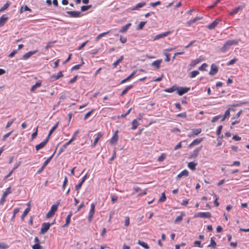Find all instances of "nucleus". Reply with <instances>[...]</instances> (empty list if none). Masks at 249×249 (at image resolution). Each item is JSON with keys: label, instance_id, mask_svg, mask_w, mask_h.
Returning <instances> with one entry per match:
<instances>
[{"label": "nucleus", "instance_id": "f257e3e1", "mask_svg": "<svg viewBox=\"0 0 249 249\" xmlns=\"http://www.w3.org/2000/svg\"><path fill=\"white\" fill-rule=\"evenodd\" d=\"M238 43V41L237 40H229L224 44L223 46L220 50L222 52L225 53L229 50L231 46L237 45Z\"/></svg>", "mask_w": 249, "mask_h": 249}, {"label": "nucleus", "instance_id": "f03ea898", "mask_svg": "<svg viewBox=\"0 0 249 249\" xmlns=\"http://www.w3.org/2000/svg\"><path fill=\"white\" fill-rule=\"evenodd\" d=\"M58 205L53 204L52 206L51 209L46 214L47 218H49L52 217L54 215L55 213L57 210Z\"/></svg>", "mask_w": 249, "mask_h": 249}, {"label": "nucleus", "instance_id": "7ed1b4c3", "mask_svg": "<svg viewBox=\"0 0 249 249\" xmlns=\"http://www.w3.org/2000/svg\"><path fill=\"white\" fill-rule=\"evenodd\" d=\"M212 216V214L210 212H199L196 213L194 215L195 217H200L203 218H209Z\"/></svg>", "mask_w": 249, "mask_h": 249}, {"label": "nucleus", "instance_id": "20e7f679", "mask_svg": "<svg viewBox=\"0 0 249 249\" xmlns=\"http://www.w3.org/2000/svg\"><path fill=\"white\" fill-rule=\"evenodd\" d=\"M95 204L94 203H92L90 205V209L89 211V215H88V220L89 222L91 221L93 215L95 213Z\"/></svg>", "mask_w": 249, "mask_h": 249}, {"label": "nucleus", "instance_id": "39448f33", "mask_svg": "<svg viewBox=\"0 0 249 249\" xmlns=\"http://www.w3.org/2000/svg\"><path fill=\"white\" fill-rule=\"evenodd\" d=\"M51 224L49 223H43L42 224L41 228L40 229V233H45L51 227Z\"/></svg>", "mask_w": 249, "mask_h": 249}, {"label": "nucleus", "instance_id": "423d86ee", "mask_svg": "<svg viewBox=\"0 0 249 249\" xmlns=\"http://www.w3.org/2000/svg\"><path fill=\"white\" fill-rule=\"evenodd\" d=\"M190 90V88L187 87H177V93L178 94L181 96L183 94L188 92Z\"/></svg>", "mask_w": 249, "mask_h": 249}, {"label": "nucleus", "instance_id": "0eeeda50", "mask_svg": "<svg viewBox=\"0 0 249 249\" xmlns=\"http://www.w3.org/2000/svg\"><path fill=\"white\" fill-rule=\"evenodd\" d=\"M67 13L71 18H78L81 16V13L79 11H67Z\"/></svg>", "mask_w": 249, "mask_h": 249}, {"label": "nucleus", "instance_id": "6e6552de", "mask_svg": "<svg viewBox=\"0 0 249 249\" xmlns=\"http://www.w3.org/2000/svg\"><path fill=\"white\" fill-rule=\"evenodd\" d=\"M49 141V137H47V138L44 140V141L36 145V151H38L39 149L43 148L47 144Z\"/></svg>", "mask_w": 249, "mask_h": 249}, {"label": "nucleus", "instance_id": "1a4fd4ad", "mask_svg": "<svg viewBox=\"0 0 249 249\" xmlns=\"http://www.w3.org/2000/svg\"><path fill=\"white\" fill-rule=\"evenodd\" d=\"M172 32L167 31L164 33H162L158 35H157L154 38L153 40H156L159 39L160 38H163L167 36L168 35H170Z\"/></svg>", "mask_w": 249, "mask_h": 249}, {"label": "nucleus", "instance_id": "9d476101", "mask_svg": "<svg viewBox=\"0 0 249 249\" xmlns=\"http://www.w3.org/2000/svg\"><path fill=\"white\" fill-rule=\"evenodd\" d=\"M218 67L215 64H212L211 66V70L209 72V74L214 75L218 72Z\"/></svg>", "mask_w": 249, "mask_h": 249}, {"label": "nucleus", "instance_id": "9b49d317", "mask_svg": "<svg viewBox=\"0 0 249 249\" xmlns=\"http://www.w3.org/2000/svg\"><path fill=\"white\" fill-rule=\"evenodd\" d=\"M118 131L116 130L112 136V138L109 140V142L110 144H114L117 142L118 140Z\"/></svg>", "mask_w": 249, "mask_h": 249}, {"label": "nucleus", "instance_id": "f8f14e48", "mask_svg": "<svg viewBox=\"0 0 249 249\" xmlns=\"http://www.w3.org/2000/svg\"><path fill=\"white\" fill-rule=\"evenodd\" d=\"M174 49H175V48H170L166 49H165L164 50V55L166 56V58L165 59V61L166 62H169L170 60V54L167 53V52L172 51Z\"/></svg>", "mask_w": 249, "mask_h": 249}, {"label": "nucleus", "instance_id": "ddd939ff", "mask_svg": "<svg viewBox=\"0 0 249 249\" xmlns=\"http://www.w3.org/2000/svg\"><path fill=\"white\" fill-rule=\"evenodd\" d=\"M202 146L198 147L194 150L193 153L190 155V158L195 159L197 157L200 150H201Z\"/></svg>", "mask_w": 249, "mask_h": 249}, {"label": "nucleus", "instance_id": "4468645a", "mask_svg": "<svg viewBox=\"0 0 249 249\" xmlns=\"http://www.w3.org/2000/svg\"><path fill=\"white\" fill-rule=\"evenodd\" d=\"M203 140H204L203 138H198V139H196L194 140L188 145V147L189 148H191V147H192L193 146H194L195 145L199 144L202 141H203Z\"/></svg>", "mask_w": 249, "mask_h": 249}, {"label": "nucleus", "instance_id": "2eb2a0df", "mask_svg": "<svg viewBox=\"0 0 249 249\" xmlns=\"http://www.w3.org/2000/svg\"><path fill=\"white\" fill-rule=\"evenodd\" d=\"M37 50H35L33 51L28 52L26 53H25L22 56V59L24 60H26V59H28L29 57H30L32 55H33V54H35L36 53H37Z\"/></svg>", "mask_w": 249, "mask_h": 249}, {"label": "nucleus", "instance_id": "dca6fc26", "mask_svg": "<svg viewBox=\"0 0 249 249\" xmlns=\"http://www.w3.org/2000/svg\"><path fill=\"white\" fill-rule=\"evenodd\" d=\"M220 21V20L219 19L216 18L211 24L208 25V28L210 30L213 29L218 25Z\"/></svg>", "mask_w": 249, "mask_h": 249}, {"label": "nucleus", "instance_id": "f3484780", "mask_svg": "<svg viewBox=\"0 0 249 249\" xmlns=\"http://www.w3.org/2000/svg\"><path fill=\"white\" fill-rule=\"evenodd\" d=\"M202 131L201 128L193 129L192 133L189 135V137H194L199 135Z\"/></svg>", "mask_w": 249, "mask_h": 249}, {"label": "nucleus", "instance_id": "a211bd4d", "mask_svg": "<svg viewBox=\"0 0 249 249\" xmlns=\"http://www.w3.org/2000/svg\"><path fill=\"white\" fill-rule=\"evenodd\" d=\"M63 76H64V75L62 73V71H60L57 73V75H55V74L52 75L51 76V79L52 81H55V80L59 79V78L63 77Z\"/></svg>", "mask_w": 249, "mask_h": 249}, {"label": "nucleus", "instance_id": "6ab92c4d", "mask_svg": "<svg viewBox=\"0 0 249 249\" xmlns=\"http://www.w3.org/2000/svg\"><path fill=\"white\" fill-rule=\"evenodd\" d=\"M189 176V172L186 169L183 170L178 175H177L176 178L178 179L182 177H187Z\"/></svg>", "mask_w": 249, "mask_h": 249}, {"label": "nucleus", "instance_id": "aec40b11", "mask_svg": "<svg viewBox=\"0 0 249 249\" xmlns=\"http://www.w3.org/2000/svg\"><path fill=\"white\" fill-rule=\"evenodd\" d=\"M8 17L6 15H3L0 18V27L3 26L8 20Z\"/></svg>", "mask_w": 249, "mask_h": 249}, {"label": "nucleus", "instance_id": "412c9836", "mask_svg": "<svg viewBox=\"0 0 249 249\" xmlns=\"http://www.w3.org/2000/svg\"><path fill=\"white\" fill-rule=\"evenodd\" d=\"M161 62V59H158L153 62L151 64V66L154 67L157 69H159L160 68V64Z\"/></svg>", "mask_w": 249, "mask_h": 249}, {"label": "nucleus", "instance_id": "4be33fe9", "mask_svg": "<svg viewBox=\"0 0 249 249\" xmlns=\"http://www.w3.org/2000/svg\"><path fill=\"white\" fill-rule=\"evenodd\" d=\"M103 136V134L101 133V132H98L97 134V137H96V138L95 139L92 144V146L93 147H94L97 144L98 141L99 140V139Z\"/></svg>", "mask_w": 249, "mask_h": 249}, {"label": "nucleus", "instance_id": "5701e85b", "mask_svg": "<svg viewBox=\"0 0 249 249\" xmlns=\"http://www.w3.org/2000/svg\"><path fill=\"white\" fill-rule=\"evenodd\" d=\"M136 73V71H134L131 73V74L130 75H129L127 78L122 80L120 83L121 84H124V83L126 82L127 81H129L130 79H131L135 75Z\"/></svg>", "mask_w": 249, "mask_h": 249}, {"label": "nucleus", "instance_id": "b1692460", "mask_svg": "<svg viewBox=\"0 0 249 249\" xmlns=\"http://www.w3.org/2000/svg\"><path fill=\"white\" fill-rule=\"evenodd\" d=\"M146 5V2L144 1H142L138 4H136V5L133 8H132V10H139L143 6H145Z\"/></svg>", "mask_w": 249, "mask_h": 249}, {"label": "nucleus", "instance_id": "393cba45", "mask_svg": "<svg viewBox=\"0 0 249 249\" xmlns=\"http://www.w3.org/2000/svg\"><path fill=\"white\" fill-rule=\"evenodd\" d=\"M72 215V213L71 212H70L66 217V223L63 226V227H67L70 224V221H71V217Z\"/></svg>", "mask_w": 249, "mask_h": 249}, {"label": "nucleus", "instance_id": "a878e982", "mask_svg": "<svg viewBox=\"0 0 249 249\" xmlns=\"http://www.w3.org/2000/svg\"><path fill=\"white\" fill-rule=\"evenodd\" d=\"M202 60L200 58H197L196 60H192L190 64H189V66L190 67V69H192L196 65L198 64Z\"/></svg>", "mask_w": 249, "mask_h": 249}, {"label": "nucleus", "instance_id": "bb28decb", "mask_svg": "<svg viewBox=\"0 0 249 249\" xmlns=\"http://www.w3.org/2000/svg\"><path fill=\"white\" fill-rule=\"evenodd\" d=\"M42 84L41 81H38L35 85H33L31 88L30 91L33 92L36 88H39Z\"/></svg>", "mask_w": 249, "mask_h": 249}, {"label": "nucleus", "instance_id": "cd10ccee", "mask_svg": "<svg viewBox=\"0 0 249 249\" xmlns=\"http://www.w3.org/2000/svg\"><path fill=\"white\" fill-rule=\"evenodd\" d=\"M133 86L132 85L127 86L121 93L120 96H123L125 95L130 89L133 88Z\"/></svg>", "mask_w": 249, "mask_h": 249}, {"label": "nucleus", "instance_id": "c85d7f7f", "mask_svg": "<svg viewBox=\"0 0 249 249\" xmlns=\"http://www.w3.org/2000/svg\"><path fill=\"white\" fill-rule=\"evenodd\" d=\"M244 8V6L242 5H239L237 7L235 8V9H233V10L230 13V15H234L237 14L240 10H241Z\"/></svg>", "mask_w": 249, "mask_h": 249}, {"label": "nucleus", "instance_id": "c756f323", "mask_svg": "<svg viewBox=\"0 0 249 249\" xmlns=\"http://www.w3.org/2000/svg\"><path fill=\"white\" fill-rule=\"evenodd\" d=\"M131 25V23H128L126 24V25L123 26L121 28V29L120 30V32L122 33L126 32Z\"/></svg>", "mask_w": 249, "mask_h": 249}, {"label": "nucleus", "instance_id": "7c9ffc66", "mask_svg": "<svg viewBox=\"0 0 249 249\" xmlns=\"http://www.w3.org/2000/svg\"><path fill=\"white\" fill-rule=\"evenodd\" d=\"M197 163L194 161L190 162L188 164V167L192 170L194 171L196 169V167Z\"/></svg>", "mask_w": 249, "mask_h": 249}, {"label": "nucleus", "instance_id": "2f4dec72", "mask_svg": "<svg viewBox=\"0 0 249 249\" xmlns=\"http://www.w3.org/2000/svg\"><path fill=\"white\" fill-rule=\"evenodd\" d=\"M31 208L30 205H29L28 207L27 208L25 211L23 212L21 219L22 221H23L25 217L27 215L29 212L30 211Z\"/></svg>", "mask_w": 249, "mask_h": 249}, {"label": "nucleus", "instance_id": "473e14b6", "mask_svg": "<svg viewBox=\"0 0 249 249\" xmlns=\"http://www.w3.org/2000/svg\"><path fill=\"white\" fill-rule=\"evenodd\" d=\"M230 110H233V111H234V109H233V108H231V109H227L225 113H224V117L222 119V120H221L222 122V121H224L225 120V118L227 117H229L230 116Z\"/></svg>", "mask_w": 249, "mask_h": 249}, {"label": "nucleus", "instance_id": "72a5a7b5", "mask_svg": "<svg viewBox=\"0 0 249 249\" xmlns=\"http://www.w3.org/2000/svg\"><path fill=\"white\" fill-rule=\"evenodd\" d=\"M201 18H199V17H196L195 18H194L192 19H191L189 21H187V24L190 26H191L193 23H195L198 20H199Z\"/></svg>", "mask_w": 249, "mask_h": 249}, {"label": "nucleus", "instance_id": "f704fd0d", "mask_svg": "<svg viewBox=\"0 0 249 249\" xmlns=\"http://www.w3.org/2000/svg\"><path fill=\"white\" fill-rule=\"evenodd\" d=\"M164 90L166 92L171 93L176 90H177V87L176 86H174L172 87L171 88L165 89Z\"/></svg>", "mask_w": 249, "mask_h": 249}, {"label": "nucleus", "instance_id": "c9c22d12", "mask_svg": "<svg viewBox=\"0 0 249 249\" xmlns=\"http://www.w3.org/2000/svg\"><path fill=\"white\" fill-rule=\"evenodd\" d=\"M110 32V30L106 32H104V33L100 34L95 38V41H98L102 37H103V36H105V35L108 34Z\"/></svg>", "mask_w": 249, "mask_h": 249}, {"label": "nucleus", "instance_id": "e433bc0d", "mask_svg": "<svg viewBox=\"0 0 249 249\" xmlns=\"http://www.w3.org/2000/svg\"><path fill=\"white\" fill-rule=\"evenodd\" d=\"M139 123L138 122L137 119H134L132 122V127H131V129L132 130H135L136 129L138 126L139 125Z\"/></svg>", "mask_w": 249, "mask_h": 249}, {"label": "nucleus", "instance_id": "4c0bfd02", "mask_svg": "<svg viewBox=\"0 0 249 249\" xmlns=\"http://www.w3.org/2000/svg\"><path fill=\"white\" fill-rule=\"evenodd\" d=\"M123 59L124 56L122 55L117 61L114 62L112 64L113 68H116L123 61Z\"/></svg>", "mask_w": 249, "mask_h": 249}, {"label": "nucleus", "instance_id": "58836bf2", "mask_svg": "<svg viewBox=\"0 0 249 249\" xmlns=\"http://www.w3.org/2000/svg\"><path fill=\"white\" fill-rule=\"evenodd\" d=\"M199 73V72L198 71H193L190 72L189 73V77L191 78H194L197 75H198Z\"/></svg>", "mask_w": 249, "mask_h": 249}, {"label": "nucleus", "instance_id": "ea45409f", "mask_svg": "<svg viewBox=\"0 0 249 249\" xmlns=\"http://www.w3.org/2000/svg\"><path fill=\"white\" fill-rule=\"evenodd\" d=\"M138 243V244L142 246L145 249H148L149 248V247L148 246L147 244L143 241L139 240Z\"/></svg>", "mask_w": 249, "mask_h": 249}, {"label": "nucleus", "instance_id": "a19ab883", "mask_svg": "<svg viewBox=\"0 0 249 249\" xmlns=\"http://www.w3.org/2000/svg\"><path fill=\"white\" fill-rule=\"evenodd\" d=\"M166 154L165 153H163L158 157V161L159 162H161L163 160H164V159L166 158Z\"/></svg>", "mask_w": 249, "mask_h": 249}, {"label": "nucleus", "instance_id": "79ce46f5", "mask_svg": "<svg viewBox=\"0 0 249 249\" xmlns=\"http://www.w3.org/2000/svg\"><path fill=\"white\" fill-rule=\"evenodd\" d=\"M58 125V122L55 125H54L50 130L48 137H49V139L50 138V136L53 132V131L56 129Z\"/></svg>", "mask_w": 249, "mask_h": 249}, {"label": "nucleus", "instance_id": "37998d69", "mask_svg": "<svg viewBox=\"0 0 249 249\" xmlns=\"http://www.w3.org/2000/svg\"><path fill=\"white\" fill-rule=\"evenodd\" d=\"M216 246V243L215 241H214L213 237H212L211 238V243L210 245H208L209 247H212L213 248H215Z\"/></svg>", "mask_w": 249, "mask_h": 249}, {"label": "nucleus", "instance_id": "c03bdc74", "mask_svg": "<svg viewBox=\"0 0 249 249\" xmlns=\"http://www.w3.org/2000/svg\"><path fill=\"white\" fill-rule=\"evenodd\" d=\"M11 187H8L6 189V191L3 193L2 196L4 197H7V195L11 193Z\"/></svg>", "mask_w": 249, "mask_h": 249}, {"label": "nucleus", "instance_id": "a18cd8bd", "mask_svg": "<svg viewBox=\"0 0 249 249\" xmlns=\"http://www.w3.org/2000/svg\"><path fill=\"white\" fill-rule=\"evenodd\" d=\"M84 63L83 61L82 60V63L81 64L73 66L72 67L71 70H78L79 69H80L81 66H82L84 64Z\"/></svg>", "mask_w": 249, "mask_h": 249}, {"label": "nucleus", "instance_id": "49530a36", "mask_svg": "<svg viewBox=\"0 0 249 249\" xmlns=\"http://www.w3.org/2000/svg\"><path fill=\"white\" fill-rule=\"evenodd\" d=\"M208 67V64L206 63H203L199 68L200 71H206V68Z\"/></svg>", "mask_w": 249, "mask_h": 249}, {"label": "nucleus", "instance_id": "de8ad7c7", "mask_svg": "<svg viewBox=\"0 0 249 249\" xmlns=\"http://www.w3.org/2000/svg\"><path fill=\"white\" fill-rule=\"evenodd\" d=\"M10 5V3L8 2H7L0 9V12L3 11L4 10L7 9Z\"/></svg>", "mask_w": 249, "mask_h": 249}, {"label": "nucleus", "instance_id": "09e8293b", "mask_svg": "<svg viewBox=\"0 0 249 249\" xmlns=\"http://www.w3.org/2000/svg\"><path fill=\"white\" fill-rule=\"evenodd\" d=\"M91 7V5H88L86 6H82L81 7V10L82 11H86L90 9Z\"/></svg>", "mask_w": 249, "mask_h": 249}, {"label": "nucleus", "instance_id": "8fccbe9b", "mask_svg": "<svg viewBox=\"0 0 249 249\" xmlns=\"http://www.w3.org/2000/svg\"><path fill=\"white\" fill-rule=\"evenodd\" d=\"M94 110L93 109H92L91 110L89 111L88 112H87L85 115V116H84V119L85 120H87L90 115L92 113V112H93Z\"/></svg>", "mask_w": 249, "mask_h": 249}, {"label": "nucleus", "instance_id": "3c124183", "mask_svg": "<svg viewBox=\"0 0 249 249\" xmlns=\"http://www.w3.org/2000/svg\"><path fill=\"white\" fill-rule=\"evenodd\" d=\"M145 23H146V22L141 21L140 23V24H139V25L138 26L137 29L138 30H142L143 28L144 25L145 24Z\"/></svg>", "mask_w": 249, "mask_h": 249}, {"label": "nucleus", "instance_id": "603ef678", "mask_svg": "<svg viewBox=\"0 0 249 249\" xmlns=\"http://www.w3.org/2000/svg\"><path fill=\"white\" fill-rule=\"evenodd\" d=\"M238 60V59L236 58H234L233 59H231V60H230L228 63H227V65L228 66H230V65H233V64H234L236 61H237Z\"/></svg>", "mask_w": 249, "mask_h": 249}, {"label": "nucleus", "instance_id": "864d4df0", "mask_svg": "<svg viewBox=\"0 0 249 249\" xmlns=\"http://www.w3.org/2000/svg\"><path fill=\"white\" fill-rule=\"evenodd\" d=\"M19 212V208H16L14 209V211H13V215L12 217V219H14V218L16 216V214L18 213Z\"/></svg>", "mask_w": 249, "mask_h": 249}, {"label": "nucleus", "instance_id": "5fc2aeb1", "mask_svg": "<svg viewBox=\"0 0 249 249\" xmlns=\"http://www.w3.org/2000/svg\"><path fill=\"white\" fill-rule=\"evenodd\" d=\"M15 120L16 119H13L11 120L8 121L6 125V128H8V127H9L12 124L14 123Z\"/></svg>", "mask_w": 249, "mask_h": 249}, {"label": "nucleus", "instance_id": "6e6d98bb", "mask_svg": "<svg viewBox=\"0 0 249 249\" xmlns=\"http://www.w3.org/2000/svg\"><path fill=\"white\" fill-rule=\"evenodd\" d=\"M177 116L178 117H182V118H186L187 117V114L185 112H184L180 113L177 114Z\"/></svg>", "mask_w": 249, "mask_h": 249}, {"label": "nucleus", "instance_id": "4d7b16f0", "mask_svg": "<svg viewBox=\"0 0 249 249\" xmlns=\"http://www.w3.org/2000/svg\"><path fill=\"white\" fill-rule=\"evenodd\" d=\"M83 184V183H82L81 182H80V183L79 184H78L77 185H76L75 186V190L77 191V194L79 193V190L81 188Z\"/></svg>", "mask_w": 249, "mask_h": 249}, {"label": "nucleus", "instance_id": "13d9d810", "mask_svg": "<svg viewBox=\"0 0 249 249\" xmlns=\"http://www.w3.org/2000/svg\"><path fill=\"white\" fill-rule=\"evenodd\" d=\"M52 157H53V155L45 161V162H44V164L42 166V169H44L46 167V166L48 164L49 162L52 159Z\"/></svg>", "mask_w": 249, "mask_h": 249}, {"label": "nucleus", "instance_id": "bf43d9fd", "mask_svg": "<svg viewBox=\"0 0 249 249\" xmlns=\"http://www.w3.org/2000/svg\"><path fill=\"white\" fill-rule=\"evenodd\" d=\"M166 196L165 195L164 193H162L161 196L159 199V201L160 202H164L166 200Z\"/></svg>", "mask_w": 249, "mask_h": 249}, {"label": "nucleus", "instance_id": "052dcab7", "mask_svg": "<svg viewBox=\"0 0 249 249\" xmlns=\"http://www.w3.org/2000/svg\"><path fill=\"white\" fill-rule=\"evenodd\" d=\"M194 244L195 246H197L199 248H202V246L201 245V241H195L194 243Z\"/></svg>", "mask_w": 249, "mask_h": 249}, {"label": "nucleus", "instance_id": "680f3d73", "mask_svg": "<svg viewBox=\"0 0 249 249\" xmlns=\"http://www.w3.org/2000/svg\"><path fill=\"white\" fill-rule=\"evenodd\" d=\"M222 128H223V126L222 125H219L218 127V128H217V130L216 131V134L218 136H219L220 134H221Z\"/></svg>", "mask_w": 249, "mask_h": 249}, {"label": "nucleus", "instance_id": "e2e57ef3", "mask_svg": "<svg viewBox=\"0 0 249 249\" xmlns=\"http://www.w3.org/2000/svg\"><path fill=\"white\" fill-rule=\"evenodd\" d=\"M18 52L17 50H13L9 55L8 57L10 58L13 57Z\"/></svg>", "mask_w": 249, "mask_h": 249}, {"label": "nucleus", "instance_id": "0e129e2a", "mask_svg": "<svg viewBox=\"0 0 249 249\" xmlns=\"http://www.w3.org/2000/svg\"><path fill=\"white\" fill-rule=\"evenodd\" d=\"M111 199L112 202L113 203H114L115 202L117 201L118 197H117V196H116L115 195H112L111 196Z\"/></svg>", "mask_w": 249, "mask_h": 249}, {"label": "nucleus", "instance_id": "69168bd1", "mask_svg": "<svg viewBox=\"0 0 249 249\" xmlns=\"http://www.w3.org/2000/svg\"><path fill=\"white\" fill-rule=\"evenodd\" d=\"M221 117V116L220 115H217V116H214L212 120V122L213 123H214V122H216L218 119H219Z\"/></svg>", "mask_w": 249, "mask_h": 249}, {"label": "nucleus", "instance_id": "338daca9", "mask_svg": "<svg viewBox=\"0 0 249 249\" xmlns=\"http://www.w3.org/2000/svg\"><path fill=\"white\" fill-rule=\"evenodd\" d=\"M13 131H11V132H9L3 136L2 140L4 141L6 140V138H7L13 132Z\"/></svg>", "mask_w": 249, "mask_h": 249}, {"label": "nucleus", "instance_id": "774afa93", "mask_svg": "<svg viewBox=\"0 0 249 249\" xmlns=\"http://www.w3.org/2000/svg\"><path fill=\"white\" fill-rule=\"evenodd\" d=\"M41 246L39 244H35L32 246L33 249H41Z\"/></svg>", "mask_w": 249, "mask_h": 249}]
</instances>
